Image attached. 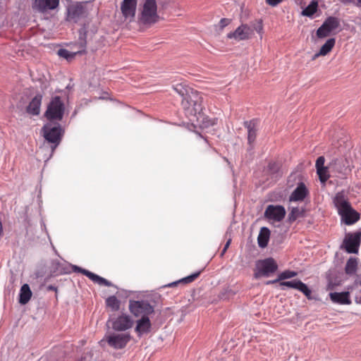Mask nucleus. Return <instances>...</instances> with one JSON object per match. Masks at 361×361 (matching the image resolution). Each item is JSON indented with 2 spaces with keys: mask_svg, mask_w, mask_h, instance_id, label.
Segmentation results:
<instances>
[{
  "mask_svg": "<svg viewBox=\"0 0 361 361\" xmlns=\"http://www.w3.org/2000/svg\"><path fill=\"white\" fill-rule=\"evenodd\" d=\"M175 90L183 97L181 105L185 110V114L188 116H196L197 115L200 116L203 109V98L202 93L191 89L190 91H187L184 94L181 91H178L177 88Z\"/></svg>",
  "mask_w": 361,
  "mask_h": 361,
  "instance_id": "1",
  "label": "nucleus"
},
{
  "mask_svg": "<svg viewBox=\"0 0 361 361\" xmlns=\"http://www.w3.org/2000/svg\"><path fill=\"white\" fill-rule=\"evenodd\" d=\"M334 202L345 224L352 225L359 221L360 214L351 207L343 194L341 192L337 193L334 199Z\"/></svg>",
  "mask_w": 361,
  "mask_h": 361,
  "instance_id": "2",
  "label": "nucleus"
},
{
  "mask_svg": "<svg viewBox=\"0 0 361 361\" xmlns=\"http://www.w3.org/2000/svg\"><path fill=\"white\" fill-rule=\"evenodd\" d=\"M156 0H145L141 9L138 20L145 25H152L159 21Z\"/></svg>",
  "mask_w": 361,
  "mask_h": 361,
  "instance_id": "3",
  "label": "nucleus"
},
{
  "mask_svg": "<svg viewBox=\"0 0 361 361\" xmlns=\"http://www.w3.org/2000/svg\"><path fill=\"white\" fill-rule=\"evenodd\" d=\"M64 112L65 104L63 101L59 96H54L51 97L49 103L48 104L44 116L47 120L50 121H61L63 119Z\"/></svg>",
  "mask_w": 361,
  "mask_h": 361,
  "instance_id": "4",
  "label": "nucleus"
},
{
  "mask_svg": "<svg viewBox=\"0 0 361 361\" xmlns=\"http://www.w3.org/2000/svg\"><path fill=\"white\" fill-rule=\"evenodd\" d=\"M42 131L45 140L53 145L51 149L54 151L60 144L63 134L61 126L59 124L47 123L43 126Z\"/></svg>",
  "mask_w": 361,
  "mask_h": 361,
  "instance_id": "5",
  "label": "nucleus"
},
{
  "mask_svg": "<svg viewBox=\"0 0 361 361\" xmlns=\"http://www.w3.org/2000/svg\"><path fill=\"white\" fill-rule=\"evenodd\" d=\"M361 243V230L354 233H348L345 235L341 247L348 253L356 254L358 252Z\"/></svg>",
  "mask_w": 361,
  "mask_h": 361,
  "instance_id": "6",
  "label": "nucleus"
},
{
  "mask_svg": "<svg viewBox=\"0 0 361 361\" xmlns=\"http://www.w3.org/2000/svg\"><path fill=\"white\" fill-rule=\"evenodd\" d=\"M130 312L135 317H148L154 312V307L146 301H130L129 305Z\"/></svg>",
  "mask_w": 361,
  "mask_h": 361,
  "instance_id": "7",
  "label": "nucleus"
},
{
  "mask_svg": "<svg viewBox=\"0 0 361 361\" xmlns=\"http://www.w3.org/2000/svg\"><path fill=\"white\" fill-rule=\"evenodd\" d=\"M254 35V30L246 23H242L233 32L227 34L228 39H233L236 41L248 40Z\"/></svg>",
  "mask_w": 361,
  "mask_h": 361,
  "instance_id": "8",
  "label": "nucleus"
},
{
  "mask_svg": "<svg viewBox=\"0 0 361 361\" xmlns=\"http://www.w3.org/2000/svg\"><path fill=\"white\" fill-rule=\"evenodd\" d=\"M340 25L339 20L336 17H329L317 30V36L319 38L328 37L330 33L337 29Z\"/></svg>",
  "mask_w": 361,
  "mask_h": 361,
  "instance_id": "9",
  "label": "nucleus"
},
{
  "mask_svg": "<svg viewBox=\"0 0 361 361\" xmlns=\"http://www.w3.org/2000/svg\"><path fill=\"white\" fill-rule=\"evenodd\" d=\"M257 271L255 273L256 279L261 276H268L277 269V264L274 259L268 258L257 263Z\"/></svg>",
  "mask_w": 361,
  "mask_h": 361,
  "instance_id": "10",
  "label": "nucleus"
},
{
  "mask_svg": "<svg viewBox=\"0 0 361 361\" xmlns=\"http://www.w3.org/2000/svg\"><path fill=\"white\" fill-rule=\"evenodd\" d=\"M130 340L129 334H113L106 337L108 344L115 349H122Z\"/></svg>",
  "mask_w": 361,
  "mask_h": 361,
  "instance_id": "11",
  "label": "nucleus"
},
{
  "mask_svg": "<svg viewBox=\"0 0 361 361\" xmlns=\"http://www.w3.org/2000/svg\"><path fill=\"white\" fill-rule=\"evenodd\" d=\"M286 215V210L283 206L281 205H269L265 212L264 216L276 222L281 221Z\"/></svg>",
  "mask_w": 361,
  "mask_h": 361,
  "instance_id": "12",
  "label": "nucleus"
},
{
  "mask_svg": "<svg viewBox=\"0 0 361 361\" xmlns=\"http://www.w3.org/2000/svg\"><path fill=\"white\" fill-rule=\"evenodd\" d=\"M137 0H123L121 4V11L126 20H133L137 7Z\"/></svg>",
  "mask_w": 361,
  "mask_h": 361,
  "instance_id": "13",
  "label": "nucleus"
},
{
  "mask_svg": "<svg viewBox=\"0 0 361 361\" xmlns=\"http://www.w3.org/2000/svg\"><path fill=\"white\" fill-rule=\"evenodd\" d=\"M87 42L85 37H80L78 42V50L75 52H71L65 49H60L58 51V55L62 58L67 59L68 61L72 60L76 54H82L85 53V48Z\"/></svg>",
  "mask_w": 361,
  "mask_h": 361,
  "instance_id": "14",
  "label": "nucleus"
},
{
  "mask_svg": "<svg viewBox=\"0 0 361 361\" xmlns=\"http://www.w3.org/2000/svg\"><path fill=\"white\" fill-rule=\"evenodd\" d=\"M133 325V321L130 316L122 314L118 316L112 322V328L118 331H123L130 329Z\"/></svg>",
  "mask_w": 361,
  "mask_h": 361,
  "instance_id": "15",
  "label": "nucleus"
},
{
  "mask_svg": "<svg viewBox=\"0 0 361 361\" xmlns=\"http://www.w3.org/2000/svg\"><path fill=\"white\" fill-rule=\"evenodd\" d=\"M281 286H286L288 288L297 289L302 292L307 298V299H312V291L311 290L307 287V286L302 283L300 280H293L290 281H282L280 282Z\"/></svg>",
  "mask_w": 361,
  "mask_h": 361,
  "instance_id": "16",
  "label": "nucleus"
},
{
  "mask_svg": "<svg viewBox=\"0 0 361 361\" xmlns=\"http://www.w3.org/2000/svg\"><path fill=\"white\" fill-rule=\"evenodd\" d=\"M75 270H77L78 272L82 274L83 275L86 276L94 283H97L99 286H107V287H110V286H113L111 282L107 281L104 278H102V277L99 276V275H97L87 269L75 267Z\"/></svg>",
  "mask_w": 361,
  "mask_h": 361,
  "instance_id": "17",
  "label": "nucleus"
},
{
  "mask_svg": "<svg viewBox=\"0 0 361 361\" xmlns=\"http://www.w3.org/2000/svg\"><path fill=\"white\" fill-rule=\"evenodd\" d=\"M309 195V191L302 182L298 184L290 196V201H302Z\"/></svg>",
  "mask_w": 361,
  "mask_h": 361,
  "instance_id": "18",
  "label": "nucleus"
},
{
  "mask_svg": "<svg viewBox=\"0 0 361 361\" xmlns=\"http://www.w3.org/2000/svg\"><path fill=\"white\" fill-rule=\"evenodd\" d=\"M152 324L149 319V317H144L137 321V325L135 331L139 336L143 334H147L151 330Z\"/></svg>",
  "mask_w": 361,
  "mask_h": 361,
  "instance_id": "19",
  "label": "nucleus"
},
{
  "mask_svg": "<svg viewBox=\"0 0 361 361\" xmlns=\"http://www.w3.org/2000/svg\"><path fill=\"white\" fill-rule=\"evenodd\" d=\"M330 298L334 303L341 305H350L351 300L350 299L349 292H341V293H331L329 294Z\"/></svg>",
  "mask_w": 361,
  "mask_h": 361,
  "instance_id": "20",
  "label": "nucleus"
},
{
  "mask_svg": "<svg viewBox=\"0 0 361 361\" xmlns=\"http://www.w3.org/2000/svg\"><path fill=\"white\" fill-rule=\"evenodd\" d=\"M42 95L37 94L27 106V112L30 114L37 116L39 114L42 104Z\"/></svg>",
  "mask_w": 361,
  "mask_h": 361,
  "instance_id": "21",
  "label": "nucleus"
},
{
  "mask_svg": "<svg viewBox=\"0 0 361 361\" xmlns=\"http://www.w3.org/2000/svg\"><path fill=\"white\" fill-rule=\"evenodd\" d=\"M59 0H36L35 5L37 8L44 12L47 10H53L58 7Z\"/></svg>",
  "mask_w": 361,
  "mask_h": 361,
  "instance_id": "22",
  "label": "nucleus"
},
{
  "mask_svg": "<svg viewBox=\"0 0 361 361\" xmlns=\"http://www.w3.org/2000/svg\"><path fill=\"white\" fill-rule=\"evenodd\" d=\"M270 237V231L267 227H262L260 229L259 233L257 237L258 245L260 247H265L267 246Z\"/></svg>",
  "mask_w": 361,
  "mask_h": 361,
  "instance_id": "23",
  "label": "nucleus"
},
{
  "mask_svg": "<svg viewBox=\"0 0 361 361\" xmlns=\"http://www.w3.org/2000/svg\"><path fill=\"white\" fill-rule=\"evenodd\" d=\"M245 126L247 129V140L249 144H252L255 142L257 136V128L256 124L254 121L245 122Z\"/></svg>",
  "mask_w": 361,
  "mask_h": 361,
  "instance_id": "24",
  "label": "nucleus"
},
{
  "mask_svg": "<svg viewBox=\"0 0 361 361\" xmlns=\"http://www.w3.org/2000/svg\"><path fill=\"white\" fill-rule=\"evenodd\" d=\"M84 11L82 7L71 6L68 8V18L69 20H72L75 23L78 21V18L83 14Z\"/></svg>",
  "mask_w": 361,
  "mask_h": 361,
  "instance_id": "25",
  "label": "nucleus"
},
{
  "mask_svg": "<svg viewBox=\"0 0 361 361\" xmlns=\"http://www.w3.org/2000/svg\"><path fill=\"white\" fill-rule=\"evenodd\" d=\"M32 296V291L27 284L22 286L20 291L19 302L22 305H25L30 300Z\"/></svg>",
  "mask_w": 361,
  "mask_h": 361,
  "instance_id": "26",
  "label": "nucleus"
},
{
  "mask_svg": "<svg viewBox=\"0 0 361 361\" xmlns=\"http://www.w3.org/2000/svg\"><path fill=\"white\" fill-rule=\"evenodd\" d=\"M200 273H201L200 271H197L190 276H188L185 278L180 279L177 281L168 284L166 286L167 287H174L178 283H184V284L190 283L199 277V276L200 275Z\"/></svg>",
  "mask_w": 361,
  "mask_h": 361,
  "instance_id": "27",
  "label": "nucleus"
},
{
  "mask_svg": "<svg viewBox=\"0 0 361 361\" xmlns=\"http://www.w3.org/2000/svg\"><path fill=\"white\" fill-rule=\"evenodd\" d=\"M336 44V39L334 38L329 39L324 44H323L319 49V54H322V56H326L329 53H330L332 49L334 47Z\"/></svg>",
  "mask_w": 361,
  "mask_h": 361,
  "instance_id": "28",
  "label": "nucleus"
},
{
  "mask_svg": "<svg viewBox=\"0 0 361 361\" xmlns=\"http://www.w3.org/2000/svg\"><path fill=\"white\" fill-rule=\"evenodd\" d=\"M105 302L106 306L114 312L118 311L120 309V300L114 295L107 298Z\"/></svg>",
  "mask_w": 361,
  "mask_h": 361,
  "instance_id": "29",
  "label": "nucleus"
},
{
  "mask_svg": "<svg viewBox=\"0 0 361 361\" xmlns=\"http://www.w3.org/2000/svg\"><path fill=\"white\" fill-rule=\"evenodd\" d=\"M357 269V261L356 258L350 257L345 264V271L347 274H353Z\"/></svg>",
  "mask_w": 361,
  "mask_h": 361,
  "instance_id": "30",
  "label": "nucleus"
},
{
  "mask_svg": "<svg viewBox=\"0 0 361 361\" xmlns=\"http://www.w3.org/2000/svg\"><path fill=\"white\" fill-rule=\"evenodd\" d=\"M280 165L279 163L276 161H271L269 163L267 169H265V172L273 177H277Z\"/></svg>",
  "mask_w": 361,
  "mask_h": 361,
  "instance_id": "31",
  "label": "nucleus"
},
{
  "mask_svg": "<svg viewBox=\"0 0 361 361\" xmlns=\"http://www.w3.org/2000/svg\"><path fill=\"white\" fill-rule=\"evenodd\" d=\"M303 214L304 210L302 209L293 207L288 214V220L290 222H293L299 217L302 216Z\"/></svg>",
  "mask_w": 361,
  "mask_h": 361,
  "instance_id": "32",
  "label": "nucleus"
},
{
  "mask_svg": "<svg viewBox=\"0 0 361 361\" xmlns=\"http://www.w3.org/2000/svg\"><path fill=\"white\" fill-rule=\"evenodd\" d=\"M317 173L322 183H325L330 177L327 167L318 169Z\"/></svg>",
  "mask_w": 361,
  "mask_h": 361,
  "instance_id": "33",
  "label": "nucleus"
},
{
  "mask_svg": "<svg viewBox=\"0 0 361 361\" xmlns=\"http://www.w3.org/2000/svg\"><path fill=\"white\" fill-rule=\"evenodd\" d=\"M317 10V3L312 1L302 11L303 15L307 16H312Z\"/></svg>",
  "mask_w": 361,
  "mask_h": 361,
  "instance_id": "34",
  "label": "nucleus"
},
{
  "mask_svg": "<svg viewBox=\"0 0 361 361\" xmlns=\"http://www.w3.org/2000/svg\"><path fill=\"white\" fill-rule=\"evenodd\" d=\"M297 276V272L293 271H285L279 275L278 280L282 281L287 279H290Z\"/></svg>",
  "mask_w": 361,
  "mask_h": 361,
  "instance_id": "35",
  "label": "nucleus"
},
{
  "mask_svg": "<svg viewBox=\"0 0 361 361\" xmlns=\"http://www.w3.org/2000/svg\"><path fill=\"white\" fill-rule=\"evenodd\" d=\"M254 31L255 30L258 34H259L261 36L263 34V23L262 20L260 19L257 21V24L252 28Z\"/></svg>",
  "mask_w": 361,
  "mask_h": 361,
  "instance_id": "36",
  "label": "nucleus"
},
{
  "mask_svg": "<svg viewBox=\"0 0 361 361\" xmlns=\"http://www.w3.org/2000/svg\"><path fill=\"white\" fill-rule=\"evenodd\" d=\"M325 159L324 157H319L316 161L315 166L317 170L318 169L324 168Z\"/></svg>",
  "mask_w": 361,
  "mask_h": 361,
  "instance_id": "37",
  "label": "nucleus"
},
{
  "mask_svg": "<svg viewBox=\"0 0 361 361\" xmlns=\"http://www.w3.org/2000/svg\"><path fill=\"white\" fill-rule=\"evenodd\" d=\"M231 22V19L221 18L219 23V27L220 30H223L225 27L228 25Z\"/></svg>",
  "mask_w": 361,
  "mask_h": 361,
  "instance_id": "38",
  "label": "nucleus"
},
{
  "mask_svg": "<svg viewBox=\"0 0 361 361\" xmlns=\"http://www.w3.org/2000/svg\"><path fill=\"white\" fill-rule=\"evenodd\" d=\"M204 119L206 120V121H203L202 123L204 127H208L209 126H214L216 124V118L208 119L207 118H205Z\"/></svg>",
  "mask_w": 361,
  "mask_h": 361,
  "instance_id": "39",
  "label": "nucleus"
},
{
  "mask_svg": "<svg viewBox=\"0 0 361 361\" xmlns=\"http://www.w3.org/2000/svg\"><path fill=\"white\" fill-rule=\"evenodd\" d=\"M267 4L271 6H276L278 4L281 3L283 0H265Z\"/></svg>",
  "mask_w": 361,
  "mask_h": 361,
  "instance_id": "40",
  "label": "nucleus"
},
{
  "mask_svg": "<svg viewBox=\"0 0 361 361\" xmlns=\"http://www.w3.org/2000/svg\"><path fill=\"white\" fill-rule=\"evenodd\" d=\"M355 301L357 304L361 305V290H360V293L355 295Z\"/></svg>",
  "mask_w": 361,
  "mask_h": 361,
  "instance_id": "41",
  "label": "nucleus"
},
{
  "mask_svg": "<svg viewBox=\"0 0 361 361\" xmlns=\"http://www.w3.org/2000/svg\"><path fill=\"white\" fill-rule=\"evenodd\" d=\"M230 243H231V240H228L226 242V245H225V246H224V250H223V251H222V255H224V254L225 253V252H226V250L228 249V246H229Z\"/></svg>",
  "mask_w": 361,
  "mask_h": 361,
  "instance_id": "42",
  "label": "nucleus"
},
{
  "mask_svg": "<svg viewBox=\"0 0 361 361\" xmlns=\"http://www.w3.org/2000/svg\"><path fill=\"white\" fill-rule=\"evenodd\" d=\"M341 1L345 4H355V0H341Z\"/></svg>",
  "mask_w": 361,
  "mask_h": 361,
  "instance_id": "43",
  "label": "nucleus"
},
{
  "mask_svg": "<svg viewBox=\"0 0 361 361\" xmlns=\"http://www.w3.org/2000/svg\"><path fill=\"white\" fill-rule=\"evenodd\" d=\"M47 289H48L49 290H52V291H55V292H56V291H57V288H56V287H55L54 286H52V285L49 286L47 287Z\"/></svg>",
  "mask_w": 361,
  "mask_h": 361,
  "instance_id": "44",
  "label": "nucleus"
},
{
  "mask_svg": "<svg viewBox=\"0 0 361 361\" xmlns=\"http://www.w3.org/2000/svg\"><path fill=\"white\" fill-rule=\"evenodd\" d=\"M354 5L358 8H361V0H355Z\"/></svg>",
  "mask_w": 361,
  "mask_h": 361,
  "instance_id": "45",
  "label": "nucleus"
},
{
  "mask_svg": "<svg viewBox=\"0 0 361 361\" xmlns=\"http://www.w3.org/2000/svg\"><path fill=\"white\" fill-rule=\"evenodd\" d=\"M278 281H280V280H278V279H275V280H273V281H268L266 282V284L267 285H269V284H272V283H276Z\"/></svg>",
  "mask_w": 361,
  "mask_h": 361,
  "instance_id": "46",
  "label": "nucleus"
},
{
  "mask_svg": "<svg viewBox=\"0 0 361 361\" xmlns=\"http://www.w3.org/2000/svg\"><path fill=\"white\" fill-rule=\"evenodd\" d=\"M99 99H109V97L108 96V93H104L103 96L99 97Z\"/></svg>",
  "mask_w": 361,
  "mask_h": 361,
  "instance_id": "47",
  "label": "nucleus"
},
{
  "mask_svg": "<svg viewBox=\"0 0 361 361\" xmlns=\"http://www.w3.org/2000/svg\"><path fill=\"white\" fill-rule=\"evenodd\" d=\"M322 56V54H319V51L318 53H316L313 57H312V60H315L317 58H318L319 56Z\"/></svg>",
  "mask_w": 361,
  "mask_h": 361,
  "instance_id": "48",
  "label": "nucleus"
},
{
  "mask_svg": "<svg viewBox=\"0 0 361 361\" xmlns=\"http://www.w3.org/2000/svg\"><path fill=\"white\" fill-rule=\"evenodd\" d=\"M2 233V224H1V222L0 221V235Z\"/></svg>",
  "mask_w": 361,
  "mask_h": 361,
  "instance_id": "49",
  "label": "nucleus"
},
{
  "mask_svg": "<svg viewBox=\"0 0 361 361\" xmlns=\"http://www.w3.org/2000/svg\"><path fill=\"white\" fill-rule=\"evenodd\" d=\"M360 284L361 285V281H360Z\"/></svg>",
  "mask_w": 361,
  "mask_h": 361,
  "instance_id": "50",
  "label": "nucleus"
}]
</instances>
